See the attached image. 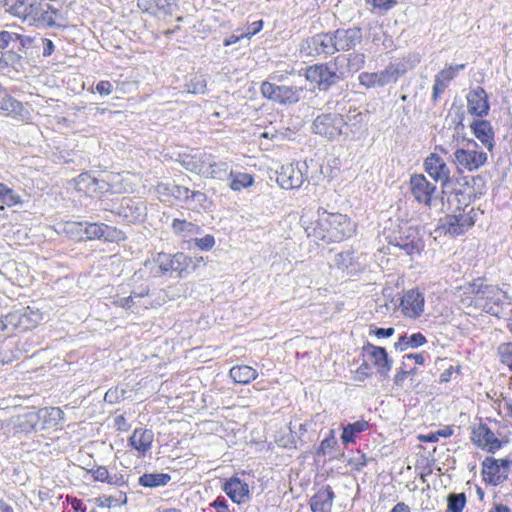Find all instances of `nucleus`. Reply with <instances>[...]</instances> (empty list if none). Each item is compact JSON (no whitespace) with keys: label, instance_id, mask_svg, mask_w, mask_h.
Listing matches in <instances>:
<instances>
[{"label":"nucleus","instance_id":"0e129e2a","mask_svg":"<svg viewBox=\"0 0 512 512\" xmlns=\"http://www.w3.org/2000/svg\"><path fill=\"white\" fill-rule=\"evenodd\" d=\"M212 506L216 509L217 512H230L227 502L224 498H217Z\"/></svg>","mask_w":512,"mask_h":512},{"label":"nucleus","instance_id":"7ed1b4c3","mask_svg":"<svg viewBox=\"0 0 512 512\" xmlns=\"http://www.w3.org/2000/svg\"><path fill=\"white\" fill-rule=\"evenodd\" d=\"M305 231L315 241L341 242L356 232V224L345 214L319 209L315 223L306 226Z\"/></svg>","mask_w":512,"mask_h":512},{"label":"nucleus","instance_id":"5fc2aeb1","mask_svg":"<svg viewBox=\"0 0 512 512\" xmlns=\"http://www.w3.org/2000/svg\"><path fill=\"white\" fill-rule=\"evenodd\" d=\"M337 444L334 430H330L329 436L322 440L319 448V452L322 454L329 453Z\"/></svg>","mask_w":512,"mask_h":512},{"label":"nucleus","instance_id":"39448f33","mask_svg":"<svg viewBox=\"0 0 512 512\" xmlns=\"http://www.w3.org/2000/svg\"><path fill=\"white\" fill-rule=\"evenodd\" d=\"M68 227L70 231L76 230L78 232L80 240L104 239L105 241L114 242L124 239L122 231L106 224L73 222L68 223Z\"/></svg>","mask_w":512,"mask_h":512},{"label":"nucleus","instance_id":"6e6d98bb","mask_svg":"<svg viewBox=\"0 0 512 512\" xmlns=\"http://www.w3.org/2000/svg\"><path fill=\"white\" fill-rule=\"evenodd\" d=\"M194 243L200 250L209 251L215 245V238L214 236L207 234L202 238H195Z\"/></svg>","mask_w":512,"mask_h":512},{"label":"nucleus","instance_id":"aec40b11","mask_svg":"<svg viewBox=\"0 0 512 512\" xmlns=\"http://www.w3.org/2000/svg\"><path fill=\"white\" fill-rule=\"evenodd\" d=\"M467 103L468 112L471 115L483 117L489 112L487 93L482 87H477L468 93Z\"/></svg>","mask_w":512,"mask_h":512},{"label":"nucleus","instance_id":"473e14b6","mask_svg":"<svg viewBox=\"0 0 512 512\" xmlns=\"http://www.w3.org/2000/svg\"><path fill=\"white\" fill-rule=\"evenodd\" d=\"M171 480L167 473H144L139 477L138 483L146 488H159L166 486Z\"/></svg>","mask_w":512,"mask_h":512},{"label":"nucleus","instance_id":"2eb2a0df","mask_svg":"<svg viewBox=\"0 0 512 512\" xmlns=\"http://www.w3.org/2000/svg\"><path fill=\"white\" fill-rule=\"evenodd\" d=\"M455 163L462 170L474 171L485 165L487 162V154L475 149H457L454 152Z\"/></svg>","mask_w":512,"mask_h":512},{"label":"nucleus","instance_id":"4c0bfd02","mask_svg":"<svg viewBox=\"0 0 512 512\" xmlns=\"http://www.w3.org/2000/svg\"><path fill=\"white\" fill-rule=\"evenodd\" d=\"M369 427L368 422L366 421H356L352 424H348L343 428V432L341 435V439L344 444L353 443L355 441V436L363 431H365Z\"/></svg>","mask_w":512,"mask_h":512},{"label":"nucleus","instance_id":"9b49d317","mask_svg":"<svg viewBox=\"0 0 512 512\" xmlns=\"http://www.w3.org/2000/svg\"><path fill=\"white\" fill-rule=\"evenodd\" d=\"M424 294L418 288L404 291L400 298L399 308L402 314L410 319L420 317L424 312Z\"/></svg>","mask_w":512,"mask_h":512},{"label":"nucleus","instance_id":"5701e85b","mask_svg":"<svg viewBox=\"0 0 512 512\" xmlns=\"http://www.w3.org/2000/svg\"><path fill=\"white\" fill-rule=\"evenodd\" d=\"M156 192L158 198L163 202L169 201L170 197H174L176 200L182 202L186 206L191 189L176 184L162 183L156 186Z\"/></svg>","mask_w":512,"mask_h":512},{"label":"nucleus","instance_id":"72a5a7b5","mask_svg":"<svg viewBox=\"0 0 512 512\" xmlns=\"http://www.w3.org/2000/svg\"><path fill=\"white\" fill-rule=\"evenodd\" d=\"M257 376V371L247 365H238L230 369V377L236 383L248 384L250 381L255 380Z\"/></svg>","mask_w":512,"mask_h":512},{"label":"nucleus","instance_id":"864d4df0","mask_svg":"<svg viewBox=\"0 0 512 512\" xmlns=\"http://www.w3.org/2000/svg\"><path fill=\"white\" fill-rule=\"evenodd\" d=\"M365 63V55L363 53H352L348 57V66L350 70L358 71Z\"/></svg>","mask_w":512,"mask_h":512},{"label":"nucleus","instance_id":"e2e57ef3","mask_svg":"<svg viewBox=\"0 0 512 512\" xmlns=\"http://www.w3.org/2000/svg\"><path fill=\"white\" fill-rule=\"evenodd\" d=\"M15 34L8 31H0V48H6L15 39Z\"/></svg>","mask_w":512,"mask_h":512},{"label":"nucleus","instance_id":"774afa93","mask_svg":"<svg viewBox=\"0 0 512 512\" xmlns=\"http://www.w3.org/2000/svg\"><path fill=\"white\" fill-rule=\"evenodd\" d=\"M489 512H512L511 508L501 502L492 504Z\"/></svg>","mask_w":512,"mask_h":512},{"label":"nucleus","instance_id":"338daca9","mask_svg":"<svg viewBox=\"0 0 512 512\" xmlns=\"http://www.w3.org/2000/svg\"><path fill=\"white\" fill-rule=\"evenodd\" d=\"M410 375V372H406V370L401 369L394 377V383L397 386L402 387L405 379Z\"/></svg>","mask_w":512,"mask_h":512},{"label":"nucleus","instance_id":"a211bd4d","mask_svg":"<svg viewBox=\"0 0 512 512\" xmlns=\"http://www.w3.org/2000/svg\"><path fill=\"white\" fill-rule=\"evenodd\" d=\"M333 41L337 51H348L362 40V30L354 26L348 29H338L333 34Z\"/></svg>","mask_w":512,"mask_h":512},{"label":"nucleus","instance_id":"a878e982","mask_svg":"<svg viewBox=\"0 0 512 512\" xmlns=\"http://www.w3.org/2000/svg\"><path fill=\"white\" fill-rule=\"evenodd\" d=\"M223 490L235 503H243L249 498V486L238 477H232L223 485Z\"/></svg>","mask_w":512,"mask_h":512},{"label":"nucleus","instance_id":"49530a36","mask_svg":"<svg viewBox=\"0 0 512 512\" xmlns=\"http://www.w3.org/2000/svg\"><path fill=\"white\" fill-rule=\"evenodd\" d=\"M359 83L366 88H377L381 87V83L379 81L378 72H362L359 77Z\"/></svg>","mask_w":512,"mask_h":512},{"label":"nucleus","instance_id":"13d9d810","mask_svg":"<svg viewBox=\"0 0 512 512\" xmlns=\"http://www.w3.org/2000/svg\"><path fill=\"white\" fill-rule=\"evenodd\" d=\"M155 3L156 0H137L138 8L141 11L149 13L151 15H156Z\"/></svg>","mask_w":512,"mask_h":512},{"label":"nucleus","instance_id":"37998d69","mask_svg":"<svg viewBox=\"0 0 512 512\" xmlns=\"http://www.w3.org/2000/svg\"><path fill=\"white\" fill-rule=\"evenodd\" d=\"M88 472L91 473L95 481L117 484L118 478L116 476H110L105 466H98L96 469H91Z\"/></svg>","mask_w":512,"mask_h":512},{"label":"nucleus","instance_id":"bb28decb","mask_svg":"<svg viewBox=\"0 0 512 512\" xmlns=\"http://www.w3.org/2000/svg\"><path fill=\"white\" fill-rule=\"evenodd\" d=\"M154 433L150 429H135L129 438V443L139 454L144 455L151 449Z\"/></svg>","mask_w":512,"mask_h":512},{"label":"nucleus","instance_id":"1a4fd4ad","mask_svg":"<svg viewBox=\"0 0 512 512\" xmlns=\"http://www.w3.org/2000/svg\"><path fill=\"white\" fill-rule=\"evenodd\" d=\"M0 319L5 325L3 326L4 333L10 334L17 328L26 330L35 326L40 321L41 316L30 307H26L21 311H13Z\"/></svg>","mask_w":512,"mask_h":512},{"label":"nucleus","instance_id":"4d7b16f0","mask_svg":"<svg viewBox=\"0 0 512 512\" xmlns=\"http://www.w3.org/2000/svg\"><path fill=\"white\" fill-rule=\"evenodd\" d=\"M367 4H370L375 9L382 11H388L397 4L396 0H366Z\"/></svg>","mask_w":512,"mask_h":512},{"label":"nucleus","instance_id":"ddd939ff","mask_svg":"<svg viewBox=\"0 0 512 512\" xmlns=\"http://www.w3.org/2000/svg\"><path fill=\"white\" fill-rule=\"evenodd\" d=\"M468 206H465L462 212H459L458 214H452L447 215L445 217V220L442 224V229L452 235V236H459L463 234L468 228L474 225L475 220L472 216V213L474 212L473 208H470L468 211H466Z\"/></svg>","mask_w":512,"mask_h":512},{"label":"nucleus","instance_id":"7c9ffc66","mask_svg":"<svg viewBox=\"0 0 512 512\" xmlns=\"http://www.w3.org/2000/svg\"><path fill=\"white\" fill-rule=\"evenodd\" d=\"M184 260L185 256L182 253H177L172 256L168 254H159L157 258L159 268L162 272L182 271L184 268Z\"/></svg>","mask_w":512,"mask_h":512},{"label":"nucleus","instance_id":"79ce46f5","mask_svg":"<svg viewBox=\"0 0 512 512\" xmlns=\"http://www.w3.org/2000/svg\"><path fill=\"white\" fill-rule=\"evenodd\" d=\"M342 124V118L338 117L337 115H334V114H321V115H318L315 120H314V123L313 125L315 126V128H319L320 126H323V127H335V126H339Z\"/></svg>","mask_w":512,"mask_h":512},{"label":"nucleus","instance_id":"e433bc0d","mask_svg":"<svg viewBox=\"0 0 512 512\" xmlns=\"http://www.w3.org/2000/svg\"><path fill=\"white\" fill-rule=\"evenodd\" d=\"M210 206V201L207 195L199 190H191L189 194V199L186 204V207L193 211H200L201 209H208Z\"/></svg>","mask_w":512,"mask_h":512},{"label":"nucleus","instance_id":"f3484780","mask_svg":"<svg viewBox=\"0 0 512 512\" xmlns=\"http://www.w3.org/2000/svg\"><path fill=\"white\" fill-rule=\"evenodd\" d=\"M145 210L144 202L124 197L118 207H116L115 213L127 223H134L140 221L145 216Z\"/></svg>","mask_w":512,"mask_h":512},{"label":"nucleus","instance_id":"4468645a","mask_svg":"<svg viewBox=\"0 0 512 512\" xmlns=\"http://www.w3.org/2000/svg\"><path fill=\"white\" fill-rule=\"evenodd\" d=\"M213 154L205 150H195L190 154L181 156L180 164L189 172L205 177L209 165H211Z\"/></svg>","mask_w":512,"mask_h":512},{"label":"nucleus","instance_id":"680f3d73","mask_svg":"<svg viewBox=\"0 0 512 512\" xmlns=\"http://www.w3.org/2000/svg\"><path fill=\"white\" fill-rule=\"evenodd\" d=\"M113 90V86L109 81H100L96 85V91L101 95H109Z\"/></svg>","mask_w":512,"mask_h":512},{"label":"nucleus","instance_id":"20e7f679","mask_svg":"<svg viewBox=\"0 0 512 512\" xmlns=\"http://www.w3.org/2000/svg\"><path fill=\"white\" fill-rule=\"evenodd\" d=\"M132 175L126 173H109L105 179L98 180L88 174H81L77 181L78 190L84 191L89 195L100 194L104 191L112 193H125L133 190Z\"/></svg>","mask_w":512,"mask_h":512},{"label":"nucleus","instance_id":"f257e3e1","mask_svg":"<svg viewBox=\"0 0 512 512\" xmlns=\"http://www.w3.org/2000/svg\"><path fill=\"white\" fill-rule=\"evenodd\" d=\"M458 296L464 307L474 308L491 315L499 316L507 302L508 295L498 286L487 283L482 278L466 283L458 289Z\"/></svg>","mask_w":512,"mask_h":512},{"label":"nucleus","instance_id":"2f4dec72","mask_svg":"<svg viewBox=\"0 0 512 512\" xmlns=\"http://www.w3.org/2000/svg\"><path fill=\"white\" fill-rule=\"evenodd\" d=\"M0 110L13 117L24 118L22 104L10 97L7 90L0 87Z\"/></svg>","mask_w":512,"mask_h":512},{"label":"nucleus","instance_id":"c756f323","mask_svg":"<svg viewBox=\"0 0 512 512\" xmlns=\"http://www.w3.org/2000/svg\"><path fill=\"white\" fill-rule=\"evenodd\" d=\"M334 500V492L327 486L319 490L310 500L313 512H331Z\"/></svg>","mask_w":512,"mask_h":512},{"label":"nucleus","instance_id":"bf43d9fd","mask_svg":"<svg viewBox=\"0 0 512 512\" xmlns=\"http://www.w3.org/2000/svg\"><path fill=\"white\" fill-rule=\"evenodd\" d=\"M263 27L262 20L255 21L252 24L248 25L245 31L243 32V36L245 39H250L252 36L257 34Z\"/></svg>","mask_w":512,"mask_h":512},{"label":"nucleus","instance_id":"c85d7f7f","mask_svg":"<svg viewBox=\"0 0 512 512\" xmlns=\"http://www.w3.org/2000/svg\"><path fill=\"white\" fill-rule=\"evenodd\" d=\"M407 72V67L402 61L390 62L382 71L378 72L381 87L394 84Z\"/></svg>","mask_w":512,"mask_h":512},{"label":"nucleus","instance_id":"f03ea898","mask_svg":"<svg viewBox=\"0 0 512 512\" xmlns=\"http://www.w3.org/2000/svg\"><path fill=\"white\" fill-rule=\"evenodd\" d=\"M6 11L29 26L52 28L60 25L62 14L46 0H4Z\"/></svg>","mask_w":512,"mask_h":512},{"label":"nucleus","instance_id":"09e8293b","mask_svg":"<svg viewBox=\"0 0 512 512\" xmlns=\"http://www.w3.org/2000/svg\"><path fill=\"white\" fill-rule=\"evenodd\" d=\"M334 262L340 269H347L352 265L353 252L350 250L342 251L335 255Z\"/></svg>","mask_w":512,"mask_h":512},{"label":"nucleus","instance_id":"8fccbe9b","mask_svg":"<svg viewBox=\"0 0 512 512\" xmlns=\"http://www.w3.org/2000/svg\"><path fill=\"white\" fill-rule=\"evenodd\" d=\"M500 361L510 367L512 365V343H503L498 347Z\"/></svg>","mask_w":512,"mask_h":512},{"label":"nucleus","instance_id":"a18cd8bd","mask_svg":"<svg viewBox=\"0 0 512 512\" xmlns=\"http://www.w3.org/2000/svg\"><path fill=\"white\" fill-rule=\"evenodd\" d=\"M447 500L449 512H462L466 505V496L464 493L450 494Z\"/></svg>","mask_w":512,"mask_h":512},{"label":"nucleus","instance_id":"de8ad7c7","mask_svg":"<svg viewBox=\"0 0 512 512\" xmlns=\"http://www.w3.org/2000/svg\"><path fill=\"white\" fill-rule=\"evenodd\" d=\"M473 132L483 146L491 151L494 146V130H473Z\"/></svg>","mask_w":512,"mask_h":512},{"label":"nucleus","instance_id":"393cba45","mask_svg":"<svg viewBox=\"0 0 512 512\" xmlns=\"http://www.w3.org/2000/svg\"><path fill=\"white\" fill-rule=\"evenodd\" d=\"M473 441L482 448L487 449L488 452H495L501 447V442L495 434L486 426L479 425L473 431Z\"/></svg>","mask_w":512,"mask_h":512},{"label":"nucleus","instance_id":"b1692460","mask_svg":"<svg viewBox=\"0 0 512 512\" xmlns=\"http://www.w3.org/2000/svg\"><path fill=\"white\" fill-rule=\"evenodd\" d=\"M465 68V64L456 66H448L436 74L433 85V99L437 100L440 95L445 91L449 82L453 80L460 70Z\"/></svg>","mask_w":512,"mask_h":512},{"label":"nucleus","instance_id":"052dcab7","mask_svg":"<svg viewBox=\"0 0 512 512\" xmlns=\"http://www.w3.org/2000/svg\"><path fill=\"white\" fill-rule=\"evenodd\" d=\"M369 370H370V367H369L368 363H366V362L362 363L356 371L355 380L364 381L366 378H368L370 376Z\"/></svg>","mask_w":512,"mask_h":512},{"label":"nucleus","instance_id":"58836bf2","mask_svg":"<svg viewBox=\"0 0 512 512\" xmlns=\"http://www.w3.org/2000/svg\"><path fill=\"white\" fill-rule=\"evenodd\" d=\"M426 343V338L421 333L412 334L410 337L406 335H402L398 342L395 343V348L401 351L406 350L407 348H417Z\"/></svg>","mask_w":512,"mask_h":512},{"label":"nucleus","instance_id":"c03bdc74","mask_svg":"<svg viewBox=\"0 0 512 512\" xmlns=\"http://www.w3.org/2000/svg\"><path fill=\"white\" fill-rule=\"evenodd\" d=\"M186 90L191 94H203L206 90V80L201 75H196L186 84Z\"/></svg>","mask_w":512,"mask_h":512},{"label":"nucleus","instance_id":"ea45409f","mask_svg":"<svg viewBox=\"0 0 512 512\" xmlns=\"http://www.w3.org/2000/svg\"><path fill=\"white\" fill-rule=\"evenodd\" d=\"M229 178H231L229 186L234 191L249 187L254 181L252 175L248 173H234L232 170H230Z\"/></svg>","mask_w":512,"mask_h":512},{"label":"nucleus","instance_id":"c9c22d12","mask_svg":"<svg viewBox=\"0 0 512 512\" xmlns=\"http://www.w3.org/2000/svg\"><path fill=\"white\" fill-rule=\"evenodd\" d=\"M175 234L182 237L197 235L201 233V228L185 219H174L171 225Z\"/></svg>","mask_w":512,"mask_h":512},{"label":"nucleus","instance_id":"423d86ee","mask_svg":"<svg viewBox=\"0 0 512 512\" xmlns=\"http://www.w3.org/2000/svg\"><path fill=\"white\" fill-rule=\"evenodd\" d=\"M64 419V412L58 407H45L37 412H29L20 423L23 430L49 429L57 426Z\"/></svg>","mask_w":512,"mask_h":512},{"label":"nucleus","instance_id":"dca6fc26","mask_svg":"<svg viewBox=\"0 0 512 512\" xmlns=\"http://www.w3.org/2000/svg\"><path fill=\"white\" fill-rule=\"evenodd\" d=\"M305 77L308 81L317 84L323 89L335 84L339 80L336 71L329 65L317 64L306 69Z\"/></svg>","mask_w":512,"mask_h":512},{"label":"nucleus","instance_id":"4be33fe9","mask_svg":"<svg viewBox=\"0 0 512 512\" xmlns=\"http://www.w3.org/2000/svg\"><path fill=\"white\" fill-rule=\"evenodd\" d=\"M365 350L369 353L373 365L377 368V372L381 376L387 377L392 368V360L388 357L386 349L380 346L367 344V346H365Z\"/></svg>","mask_w":512,"mask_h":512},{"label":"nucleus","instance_id":"cd10ccee","mask_svg":"<svg viewBox=\"0 0 512 512\" xmlns=\"http://www.w3.org/2000/svg\"><path fill=\"white\" fill-rule=\"evenodd\" d=\"M396 241V246L404 250L408 255L420 253L424 246L421 238L418 236L417 230L412 227L407 229V235L405 237L400 235Z\"/></svg>","mask_w":512,"mask_h":512},{"label":"nucleus","instance_id":"69168bd1","mask_svg":"<svg viewBox=\"0 0 512 512\" xmlns=\"http://www.w3.org/2000/svg\"><path fill=\"white\" fill-rule=\"evenodd\" d=\"M116 306L129 309L133 305V296L119 298L114 301Z\"/></svg>","mask_w":512,"mask_h":512},{"label":"nucleus","instance_id":"0eeeda50","mask_svg":"<svg viewBox=\"0 0 512 512\" xmlns=\"http://www.w3.org/2000/svg\"><path fill=\"white\" fill-rule=\"evenodd\" d=\"M260 89L264 97L280 104L290 105L300 100L304 87L301 85L280 86L270 82H263Z\"/></svg>","mask_w":512,"mask_h":512},{"label":"nucleus","instance_id":"9d476101","mask_svg":"<svg viewBox=\"0 0 512 512\" xmlns=\"http://www.w3.org/2000/svg\"><path fill=\"white\" fill-rule=\"evenodd\" d=\"M301 52L308 56H328L336 52L332 34L321 33L307 38L301 44Z\"/></svg>","mask_w":512,"mask_h":512},{"label":"nucleus","instance_id":"f704fd0d","mask_svg":"<svg viewBox=\"0 0 512 512\" xmlns=\"http://www.w3.org/2000/svg\"><path fill=\"white\" fill-rule=\"evenodd\" d=\"M230 170L231 169L227 162L216 161V157L213 155L211 165H209L205 178L216 179L221 181L227 180L230 175Z\"/></svg>","mask_w":512,"mask_h":512},{"label":"nucleus","instance_id":"a19ab883","mask_svg":"<svg viewBox=\"0 0 512 512\" xmlns=\"http://www.w3.org/2000/svg\"><path fill=\"white\" fill-rule=\"evenodd\" d=\"M0 201L7 206H15L22 204L21 196L15 193L11 188L2 184L0 187Z\"/></svg>","mask_w":512,"mask_h":512},{"label":"nucleus","instance_id":"3c124183","mask_svg":"<svg viewBox=\"0 0 512 512\" xmlns=\"http://www.w3.org/2000/svg\"><path fill=\"white\" fill-rule=\"evenodd\" d=\"M98 506L100 507H106V508H112L116 507L122 504H125L127 502V497L124 495V499L121 500L120 498H115L112 496H102L97 499Z\"/></svg>","mask_w":512,"mask_h":512},{"label":"nucleus","instance_id":"6ab92c4d","mask_svg":"<svg viewBox=\"0 0 512 512\" xmlns=\"http://www.w3.org/2000/svg\"><path fill=\"white\" fill-rule=\"evenodd\" d=\"M305 180L302 170L293 164L283 165L280 171H277V183L283 189L299 188Z\"/></svg>","mask_w":512,"mask_h":512},{"label":"nucleus","instance_id":"f8f14e48","mask_svg":"<svg viewBox=\"0 0 512 512\" xmlns=\"http://www.w3.org/2000/svg\"><path fill=\"white\" fill-rule=\"evenodd\" d=\"M410 191L414 199L425 206L431 207L436 186L429 182L423 174H414L410 178Z\"/></svg>","mask_w":512,"mask_h":512},{"label":"nucleus","instance_id":"6e6552de","mask_svg":"<svg viewBox=\"0 0 512 512\" xmlns=\"http://www.w3.org/2000/svg\"><path fill=\"white\" fill-rule=\"evenodd\" d=\"M512 461L486 457L482 462V476L485 482L497 486L508 479Z\"/></svg>","mask_w":512,"mask_h":512},{"label":"nucleus","instance_id":"603ef678","mask_svg":"<svg viewBox=\"0 0 512 512\" xmlns=\"http://www.w3.org/2000/svg\"><path fill=\"white\" fill-rule=\"evenodd\" d=\"M177 5L174 2V0H156L155 8H156V14L158 12H162L164 14H173L175 11Z\"/></svg>","mask_w":512,"mask_h":512},{"label":"nucleus","instance_id":"412c9836","mask_svg":"<svg viewBox=\"0 0 512 512\" xmlns=\"http://www.w3.org/2000/svg\"><path fill=\"white\" fill-rule=\"evenodd\" d=\"M426 172L435 180L446 184L450 179V169L444 160L437 154H431L426 158L425 163Z\"/></svg>","mask_w":512,"mask_h":512}]
</instances>
